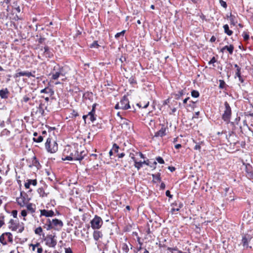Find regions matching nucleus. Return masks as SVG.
<instances>
[{"label": "nucleus", "mask_w": 253, "mask_h": 253, "mask_svg": "<svg viewBox=\"0 0 253 253\" xmlns=\"http://www.w3.org/2000/svg\"><path fill=\"white\" fill-rule=\"evenodd\" d=\"M8 228L12 231H17L18 233H22L24 230L23 223H19L18 219H11L8 222Z\"/></svg>", "instance_id": "f257e3e1"}, {"label": "nucleus", "mask_w": 253, "mask_h": 253, "mask_svg": "<svg viewBox=\"0 0 253 253\" xmlns=\"http://www.w3.org/2000/svg\"><path fill=\"white\" fill-rule=\"evenodd\" d=\"M75 153V147L68 146L65 147L63 151L62 160L64 161H72L73 160L74 153Z\"/></svg>", "instance_id": "f03ea898"}, {"label": "nucleus", "mask_w": 253, "mask_h": 253, "mask_svg": "<svg viewBox=\"0 0 253 253\" xmlns=\"http://www.w3.org/2000/svg\"><path fill=\"white\" fill-rule=\"evenodd\" d=\"M45 147L46 150L51 153H55L58 150V145L57 143L53 141L51 143V139L48 138L45 143Z\"/></svg>", "instance_id": "7ed1b4c3"}, {"label": "nucleus", "mask_w": 253, "mask_h": 253, "mask_svg": "<svg viewBox=\"0 0 253 253\" xmlns=\"http://www.w3.org/2000/svg\"><path fill=\"white\" fill-rule=\"evenodd\" d=\"M62 72L63 68L58 64H55L51 72L52 79L54 80L58 79L59 76L62 75Z\"/></svg>", "instance_id": "20e7f679"}, {"label": "nucleus", "mask_w": 253, "mask_h": 253, "mask_svg": "<svg viewBox=\"0 0 253 253\" xmlns=\"http://www.w3.org/2000/svg\"><path fill=\"white\" fill-rule=\"evenodd\" d=\"M91 227L93 229H99L103 224V221L101 218L95 215L93 219L90 221Z\"/></svg>", "instance_id": "39448f33"}, {"label": "nucleus", "mask_w": 253, "mask_h": 253, "mask_svg": "<svg viewBox=\"0 0 253 253\" xmlns=\"http://www.w3.org/2000/svg\"><path fill=\"white\" fill-rule=\"evenodd\" d=\"M225 110L222 115V118L224 121L228 122L230 120L231 115V109L229 104L227 102L224 103Z\"/></svg>", "instance_id": "423d86ee"}, {"label": "nucleus", "mask_w": 253, "mask_h": 253, "mask_svg": "<svg viewBox=\"0 0 253 253\" xmlns=\"http://www.w3.org/2000/svg\"><path fill=\"white\" fill-rule=\"evenodd\" d=\"M6 238L8 242L13 243V236L10 232H5L0 236V242L3 245H7Z\"/></svg>", "instance_id": "0eeeda50"}, {"label": "nucleus", "mask_w": 253, "mask_h": 253, "mask_svg": "<svg viewBox=\"0 0 253 253\" xmlns=\"http://www.w3.org/2000/svg\"><path fill=\"white\" fill-rule=\"evenodd\" d=\"M55 235H47L44 239L45 244L49 247L55 248L57 244Z\"/></svg>", "instance_id": "6e6552de"}, {"label": "nucleus", "mask_w": 253, "mask_h": 253, "mask_svg": "<svg viewBox=\"0 0 253 253\" xmlns=\"http://www.w3.org/2000/svg\"><path fill=\"white\" fill-rule=\"evenodd\" d=\"M29 200L30 199L26 198L25 196H23L22 192H21L20 197L16 199V201L18 205L22 207H24Z\"/></svg>", "instance_id": "1a4fd4ad"}, {"label": "nucleus", "mask_w": 253, "mask_h": 253, "mask_svg": "<svg viewBox=\"0 0 253 253\" xmlns=\"http://www.w3.org/2000/svg\"><path fill=\"white\" fill-rule=\"evenodd\" d=\"M119 103L121 109L126 110L130 108L128 99L126 96L122 98Z\"/></svg>", "instance_id": "9d476101"}, {"label": "nucleus", "mask_w": 253, "mask_h": 253, "mask_svg": "<svg viewBox=\"0 0 253 253\" xmlns=\"http://www.w3.org/2000/svg\"><path fill=\"white\" fill-rule=\"evenodd\" d=\"M252 239V236L249 234H244L242 236V244L243 245L244 247H245L246 248H248L249 247V243L251 241Z\"/></svg>", "instance_id": "9b49d317"}, {"label": "nucleus", "mask_w": 253, "mask_h": 253, "mask_svg": "<svg viewBox=\"0 0 253 253\" xmlns=\"http://www.w3.org/2000/svg\"><path fill=\"white\" fill-rule=\"evenodd\" d=\"M51 224L54 229L59 230L63 226V222L58 219H53L51 221Z\"/></svg>", "instance_id": "f8f14e48"}, {"label": "nucleus", "mask_w": 253, "mask_h": 253, "mask_svg": "<svg viewBox=\"0 0 253 253\" xmlns=\"http://www.w3.org/2000/svg\"><path fill=\"white\" fill-rule=\"evenodd\" d=\"M121 125L122 126V128L125 129L126 130H129L131 125V122L126 119H124L122 117L121 118Z\"/></svg>", "instance_id": "ddd939ff"}, {"label": "nucleus", "mask_w": 253, "mask_h": 253, "mask_svg": "<svg viewBox=\"0 0 253 253\" xmlns=\"http://www.w3.org/2000/svg\"><path fill=\"white\" fill-rule=\"evenodd\" d=\"M21 76H26L28 78H30L31 77H35V75H33L32 72L29 71H21L16 73L14 75V78H18Z\"/></svg>", "instance_id": "4468645a"}, {"label": "nucleus", "mask_w": 253, "mask_h": 253, "mask_svg": "<svg viewBox=\"0 0 253 253\" xmlns=\"http://www.w3.org/2000/svg\"><path fill=\"white\" fill-rule=\"evenodd\" d=\"M93 233V237L95 241H98L100 239H102L103 237V234L101 231L98 230L97 229H94Z\"/></svg>", "instance_id": "2eb2a0df"}, {"label": "nucleus", "mask_w": 253, "mask_h": 253, "mask_svg": "<svg viewBox=\"0 0 253 253\" xmlns=\"http://www.w3.org/2000/svg\"><path fill=\"white\" fill-rule=\"evenodd\" d=\"M54 215L53 211L50 210L47 211L46 210H41V216H45V217H52Z\"/></svg>", "instance_id": "dca6fc26"}, {"label": "nucleus", "mask_w": 253, "mask_h": 253, "mask_svg": "<svg viewBox=\"0 0 253 253\" xmlns=\"http://www.w3.org/2000/svg\"><path fill=\"white\" fill-rule=\"evenodd\" d=\"M234 48V46L232 44H230L229 45H226L220 49V52L223 53L224 51L225 50H226L229 53V54L231 55L233 54Z\"/></svg>", "instance_id": "f3484780"}, {"label": "nucleus", "mask_w": 253, "mask_h": 253, "mask_svg": "<svg viewBox=\"0 0 253 253\" xmlns=\"http://www.w3.org/2000/svg\"><path fill=\"white\" fill-rule=\"evenodd\" d=\"M143 164H145L147 166L149 165V160L144 161L143 162H135L134 164V167L139 170L142 167Z\"/></svg>", "instance_id": "a211bd4d"}, {"label": "nucleus", "mask_w": 253, "mask_h": 253, "mask_svg": "<svg viewBox=\"0 0 253 253\" xmlns=\"http://www.w3.org/2000/svg\"><path fill=\"white\" fill-rule=\"evenodd\" d=\"M9 91L7 88L0 90V96L2 99L8 98Z\"/></svg>", "instance_id": "6ab92c4d"}, {"label": "nucleus", "mask_w": 253, "mask_h": 253, "mask_svg": "<svg viewBox=\"0 0 253 253\" xmlns=\"http://www.w3.org/2000/svg\"><path fill=\"white\" fill-rule=\"evenodd\" d=\"M37 184V181L36 179H28L27 182L25 183V187L26 189H29L30 185L36 186Z\"/></svg>", "instance_id": "aec40b11"}, {"label": "nucleus", "mask_w": 253, "mask_h": 253, "mask_svg": "<svg viewBox=\"0 0 253 253\" xmlns=\"http://www.w3.org/2000/svg\"><path fill=\"white\" fill-rule=\"evenodd\" d=\"M34 137L33 139L34 141H35L36 142H38V143H40V142H41L42 141L43 137L41 135L38 136V134L37 132H35L34 133Z\"/></svg>", "instance_id": "412c9836"}, {"label": "nucleus", "mask_w": 253, "mask_h": 253, "mask_svg": "<svg viewBox=\"0 0 253 253\" xmlns=\"http://www.w3.org/2000/svg\"><path fill=\"white\" fill-rule=\"evenodd\" d=\"M36 114H39L41 116H43L44 114V110L42 107V103H41L38 107H37V110L35 112Z\"/></svg>", "instance_id": "4be33fe9"}, {"label": "nucleus", "mask_w": 253, "mask_h": 253, "mask_svg": "<svg viewBox=\"0 0 253 253\" xmlns=\"http://www.w3.org/2000/svg\"><path fill=\"white\" fill-rule=\"evenodd\" d=\"M27 209L28 211L33 213L35 212L36 206L32 203H29L26 206Z\"/></svg>", "instance_id": "5701e85b"}, {"label": "nucleus", "mask_w": 253, "mask_h": 253, "mask_svg": "<svg viewBox=\"0 0 253 253\" xmlns=\"http://www.w3.org/2000/svg\"><path fill=\"white\" fill-rule=\"evenodd\" d=\"M166 135V129L162 127L160 130L156 132L155 134L156 137H163Z\"/></svg>", "instance_id": "b1692460"}, {"label": "nucleus", "mask_w": 253, "mask_h": 253, "mask_svg": "<svg viewBox=\"0 0 253 253\" xmlns=\"http://www.w3.org/2000/svg\"><path fill=\"white\" fill-rule=\"evenodd\" d=\"M32 166H35L37 167L38 169L39 168V167L40 166V163L37 159L36 157L35 156L33 157L32 158V165H30V167H31Z\"/></svg>", "instance_id": "393cba45"}, {"label": "nucleus", "mask_w": 253, "mask_h": 253, "mask_svg": "<svg viewBox=\"0 0 253 253\" xmlns=\"http://www.w3.org/2000/svg\"><path fill=\"white\" fill-rule=\"evenodd\" d=\"M185 94V90H179L177 93L174 94L175 99L176 100L179 99L181 96Z\"/></svg>", "instance_id": "a878e982"}, {"label": "nucleus", "mask_w": 253, "mask_h": 253, "mask_svg": "<svg viewBox=\"0 0 253 253\" xmlns=\"http://www.w3.org/2000/svg\"><path fill=\"white\" fill-rule=\"evenodd\" d=\"M43 49H44V53L45 54L46 57H51V56L52 55V54L51 53L50 50H49V48L48 46H45L44 47H43Z\"/></svg>", "instance_id": "bb28decb"}, {"label": "nucleus", "mask_w": 253, "mask_h": 253, "mask_svg": "<svg viewBox=\"0 0 253 253\" xmlns=\"http://www.w3.org/2000/svg\"><path fill=\"white\" fill-rule=\"evenodd\" d=\"M229 18L231 24L235 26L237 23V21L236 17L234 15H232L231 13H230Z\"/></svg>", "instance_id": "cd10ccee"}, {"label": "nucleus", "mask_w": 253, "mask_h": 253, "mask_svg": "<svg viewBox=\"0 0 253 253\" xmlns=\"http://www.w3.org/2000/svg\"><path fill=\"white\" fill-rule=\"evenodd\" d=\"M223 29L224 32L228 36H231L233 34V31L229 30V26L227 24H225L223 26Z\"/></svg>", "instance_id": "c85d7f7f"}, {"label": "nucleus", "mask_w": 253, "mask_h": 253, "mask_svg": "<svg viewBox=\"0 0 253 253\" xmlns=\"http://www.w3.org/2000/svg\"><path fill=\"white\" fill-rule=\"evenodd\" d=\"M75 155V156H73V160H78L80 161V151L78 149H77L75 147V153H74V155Z\"/></svg>", "instance_id": "c756f323"}, {"label": "nucleus", "mask_w": 253, "mask_h": 253, "mask_svg": "<svg viewBox=\"0 0 253 253\" xmlns=\"http://www.w3.org/2000/svg\"><path fill=\"white\" fill-rule=\"evenodd\" d=\"M167 250L171 253H183L182 251L179 250L177 248L168 247Z\"/></svg>", "instance_id": "7c9ffc66"}, {"label": "nucleus", "mask_w": 253, "mask_h": 253, "mask_svg": "<svg viewBox=\"0 0 253 253\" xmlns=\"http://www.w3.org/2000/svg\"><path fill=\"white\" fill-rule=\"evenodd\" d=\"M38 192L39 194L40 197H44L47 196V194H46L42 188H40L38 189Z\"/></svg>", "instance_id": "2f4dec72"}, {"label": "nucleus", "mask_w": 253, "mask_h": 253, "mask_svg": "<svg viewBox=\"0 0 253 253\" xmlns=\"http://www.w3.org/2000/svg\"><path fill=\"white\" fill-rule=\"evenodd\" d=\"M160 175L161 174L160 173H158L156 174H152L153 181L155 182L157 181H160L161 180Z\"/></svg>", "instance_id": "473e14b6"}, {"label": "nucleus", "mask_w": 253, "mask_h": 253, "mask_svg": "<svg viewBox=\"0 0 253 253\" xmlns=\"http://www.w3.org/2000/svg\"><path fill=\"white\" fill-rule=\"evenodd\" d=\"M247 170L246 172L247 173V176L250 179H253V171L252 170H250L248 167H246Z\"/></svg>", "instance_id": "72a5a7b5"}, {"label": "nucleus", "mask_w": 253, "mask_h": 253, "mask_svg": "<svg viewBox=\"0 0 253 253\" xmlns=\"http://www.w3.org/2000/svg\"><path fill=\"white\" fill-rule=\"evenodd\" d=\"M32 94L30 93H28L27 95L24 96L23 98L22 101L25 103L28 102L30 100V98L32 96Z\"/></svg>", "instance_id": "f704fd0d"}, {"label": "nucleus", "mask_w": 253, "mask_h": 253, "mask_svg": "<svg viewBox=\"0 0 253 253\" xmlns=\"http://www.w3.org/2000/svg\"><path fill=\"white\" fill-rule=\"evenodd\" d=\"M34 232L36 234L41 236L42 232V229L41 227L40 226L35 229Z\"/></svg>", "instance_id": "c9c22d12"}, {"label": "nucleus", "mask_w": 253, "mask_h": 253, "mask_svg": "<svg viewBox=\"0 0 253 253\" xmlns=\"http://www.w3.org/2000/svg\"><path fill=\"white\" fill-rule=\"evenodd\" d=\"M122 250L126 253H128L129 251L128 247L126 243L122 244Z\"/></svg>", "instance_id": "e433bc0d"}, {"label": "nucleus", "mask_w": 253, "mask_h": 253, "mask_svg": "<svg viewBox=\"0 0 253 253\" xmlns=\"http://www.w3.org/2000/svg\"><path fill=\"white\" fill-rule=\"evenodd\" d=\"M8 16V13L4 11L0 12V19H7Z\"/></svg>", "instance_id": "4c0bfd02"}, {"label": "nucleus", "mask_w": 253, "mask_h": 253, "mask_svg": "<svg viewBox=\"0 0 253 253\" xmlns=\"http://www.w3.org/2000/svg\"><path fill=\"white\" fill-rule=\"evenodd\" d=\"M86 155V152L84 150H80V161L83 160L84 156Z\"/></svg>", "instance_id": "58836bf2"}, {"label": "nucleus", "mask_w": 253, "mask_h": 253, "mask_svg": "<svg viewBox=\"0 0 253 253\" xmlns=\"http://www.w3.org/2000/svg\"><path fill=\"white\" fill-rule=\"evenodd\" d=\"M88 116H89V119L92 122H93L96 120L95 114L92 113H88Z\"/></svg>", "instance_id": "ea45409f"}, {"label": "nucleus", "mask_w": 253, "mask_h": 253, "mask_svg": "<svg viewBox=\"0 0 253 253\" xmlns=\"http://www.w3.org/2000/svg\"><path fill=\"white\" fill-rule=\"evenodd\" d=\"M4 216L3 214L0 215V228L4 224Z\"/></svg>", "instance_id": "a19ab883"}, {"label": "nucleus", "mask_w": 253, "mask_h": 253, "mask_svg": "<svg viewBox=\"0 0 253 253\" xmlns=\"http://www.w3.org/2000/svg\"><path fill=\"white\" fill-rule=\"evenodd\" d=\"M242 36L243 37L244 40L245 41H247L249 39L250 35H249V33H248L247 32H244L243 33Z\"/></svg>", "instance_id": "79ce46f5"}, {"label": "nucleus", "mask_w": 253, "mask_h": 253, "mask_svg": "<svg viewBox=\"0 0 253 253\" xmlns=\"http://www.w3.org/2000/svg\"><path fill=\"white\" fill-rule=\"evenodd\" d=\"M191 95L193 97L197 98L199 96V93L197 90H193L191 92Z\"/></svg>", "instance_id": "37998d69"}, {"label": "nucleus", "mask_w": 253, "mask_h": 253, "mask_svg": "<svg viewBox=\"0 0 253 253\" xmlns=\"http://www.w3.org/2000/svg\"><path fill=\"white\" fill-rule=\"evenodd\" d=\"M99 45L97 43V41H95L93 42L92 44L90 45V47L91 48H98L99 47Z\"/></svg>", "instance_id": "c03bdc74"}, {"label": "nucleus", "mask_w": 253, "mask_h": 253, "mask_svg": "<svg viewBox=\"0 0 253 253\" xmlns=\"http://www.w3.org/2000/svg\"><path fill=\"white\" fill-rule=\"evenodd\" d=\"M119 149V146L116 144H114L113 146L112 149L113 150L114 153H118Z\"/></svg>", "instance_id": "a18cd8bd"}, {"label": "nucleus", "mask_w": 253, "mask_h": 253, "mask_svg": "<svg viewBox=\"0 0 253 253\" xmlns=\"http://www.w3.org/2000/svg\"><path fill=\"white\" fill-rule=\"evenodd\" d=\"M182 207V204H180L179 206L177 208H172L171 209V212L172 213H174L175 211H179L180 208H181Z\"/></svg>", "instance_id": "49530a36"}, {"label": "nucleus", "mask_w": 253, "mask_h": 253, "mask_svg": "<svg viewBox=\"0 0 253 253\" xmlns=\"http://www.w3.org/2000/svg\"><path fill=\"white\" fill-rule=\"evenodd\" d=\"M47 222L48 223V224L47 225V227L46 228L47 230H50V229L53 228V226L51 222V220L49 219H47Z\"/></svg>", "instance_id": "de8ad7c7"}, {"label": "nucleus", "mask_w": 253, "mask_h": 253, "mask_svg": "<svg viewBox=\"0 0 253 253\" xmlns=\"http://www.w3.org/2000/svg\"><path fill=\"white\" fill-rule=\"evenodd\" d=\"M126 32V31L125 30H123L122 31V32H120V33H117L115 36V37L116 38H119L120 36H124V34Z\"/></svg>", "instance_id": "09e8293b"}, {"label": "nucleus", "mask_w": 253, "mask_h": 253, "mask_svg": "<svg viewBox=\"0 0 253 253\" xmlns=\"http://www.w3.org/2000/svg\"><path fill=\"white\" fill-rule=\"evenodd\" d=\"M226 84L225 83L223 80L219 81V87L220 88H224Z\"/></svg>", "instance_id": "8fccbe9b"}, {"label": "nucleus", "mask_w": 253, "mask_h": 253, "mask_svg": "<svg viewBox=\"0 0 253 253\" xmlns=\"http://www.w3.org/2000/svg\"><path fill=\"white\" fill-rule=\"evenodd\" d=\"M71 115H72V118H73V117L75 118V117L79 116V114L76 111H75V110H73L72 112L71 113Z\"/></svg>", "instance_id": "3c124183"}, {"label": "nucleus", "mask_w": 253, "mask_h": 253, "mask_svg": "<svg viewBox=\"0 0 253 253\" xmlns=\"http://www.w3.org/2000/svg\"><path fill=\"white\" fill-rule=\"evenodd\" d=\"M157 161L160 164H164L165 162L163 159L161 157H158L156 158Z\"/></svg>", "instance_id": "603ef678"}, {"label": "nucleus", "mask_w": 253, "mask_h": 253, "mask_svg": "<svg viewBox=\"0 0 253 253\" xmlns=\"http://www.w3.org/2000/svg\"><path fill=\"white\" fill-rule=\"evenodd\" d=\"M219 2L222 6H223L224 8L227 7V4L226 2L222 0H219Z\"/></svg>", "instance_id": "864d4df0"}, {"label": "nucleus", "mask_w": 253, "mask_h": 253, "mask_svg": "<svg viewBox=\"0 0 253 253\" xmlns=\"http://www.w3.org/2000/svg\"><path fill=\"white\" fill-rule=\"evenodd\" d=\"M241 69H238V70H236L235 77H240V76H241Z\"/></svg>", "instance_id": "5fc2aeb1"}, {"label": "nucleus", "mask_w": 253, "mask_h": 253, "mask_svg": "<svg viewBox=\"0 0 253 253\" xmlns=\"http://www.w3.org/2000/svg\"><path fill=\"white\" fill-rule=\"evenodd\" d=\"M216 62V59L215 57H212V58L211 59V60L209 62V64H213Z\"/></svg>", "instance_id": "6e6d98bb"}, {"label": "nucleus", "mask_w": 253, "mask_h": 253, "mask_svg": "<svg viewBox=\"0 0 253 253\" xmlns=\"http://www.w3.org/2000/svg\"><path fill=\"white\" fill-rule=\"evenodd\" d=\"M201 148V145H200V144H199V143H197L194 148V149L195 150H199V151H200Z\"/></svg>", "instance_id": "4d7b16f0"}, {"label": "nucleus", "mask_w": 253, "mask_h": 253, "mask_svg": "<svg viewBox=\"0 0 253 253\" xmlns=\"http://www.w3.org/2000/svg\"><path fill=\"white\" fill-rule=\"evenodd\" d=\"M48 90H51V89H49L48 88L46 87L44 89H42L41 90V93H48Z\"/></svg>", "instance_id": "13d9d810"}, {"label": "nucleus", "mask_w": 253, "mask_h": 253, "mask_svg": "<svg viewBox=\"0 0 253 253\" xmlns=\"http://www.w3.org/2000/svg\"><path fill=\"white\" fill-rule=\"evenodd\" d=\"M11 214L14 218H17V211L13 210L11 212Z\"/></svg>", "instance_id": "bf43d9fd"}, {"label": "nucleus", "mask_w": 253, "mask_h": 253, "mask_svg": "<svg viewBox=\"0 0 253 253\" xmlns=\"http://www.w3.org/2000/svg\"><path fill=\"white\" fill-rule=\"evenodd\" d=\"M96 104H94L92 106V109L91 110L90 112H89V113H94L95 114V107H96Z\"/></svg>", "instance_id": "052dcab7"}, {"label": "nucleus", "mask_w": 253, "mask_h": 253, "mask_svg": "<svg viewBox=\"0 0 253 253\" xmlns=\"http://www.w3.org/2000/svg\"><path fill=\"white\" fill-rule=\"evenodd\" d=\"M45 40V39L44 38H43V37H41L39 40H38V42L40 43H43L44 41Z\"/></svg>", "instance_id": "680f3d73"}, {"label": "nucleus", "mask_w": 253, "mask_h": 253, "mask_svg": "<svg viewBox=\"0 0 253 253\" xmlns=\"http://www.w3.org/2000/svg\"><path fill=\"white\" fill-rule=\"evenodd\" d=\"M21 214L22 216L25 217L27 214L26 211L22 210L21 212Z\"/></svg>", "instance_id": "e2e57ef3"}, {"label": "nucleus", "mask_w": 253, "mask_h": 253, "mask_svg": "<svg viewBox=\"0 0 253 253\" xmlns=\"http://www.w3.org/2000/svg\"><path fill=\"white\" fill-rule=\"evenodd\" d=\"M166 195L167 196L171 198L172 197V195L170 194V192L169 190H167L166 192Z\"/></svg>", "instance_id": "0e129e2a"}, {"label": "nucleus", "mask_w": 253, "mask_h": 253, "mask_svg": "<svg viewBox=\"0 0 253 253\" xmlns=\"http://www.w3.org/2000/svg\"><path fill=\"white\" fill-rule=\"evenodd\" d=\"M65 253H73L72 250L70 248H66L65 249Z\"/></svg>", "instance_id": "69168bd1"}, {"label": "nucleus", "mask_w": 253, "mask_h": 253, "mask_svg": "<svg viewBox=\"0 0 253 253\" xmlns=\"http://www.w3.org/2000/svg\"><path fill=\"white\" fill-rule=\"evenodd\" d=\"M130 156L131 157V158L133 160V161H134V164H135V162H137L134 156V154H132V153H130Z\"/></svg>", "instance_id": "338daca9"}, {"label": "nucleus", "mask_w": 253, "mask_h": 253, "mask_svg": "<svg viewBox=\"0 0 253 253\" xmlns=\"http://www.w3.org/2000/svg\"><path fill=\"white\" fill-rule=\"evenodd\" d=\"M42 251H43V250H42V248L41 247L38 248V249H37L38 253H42Z\"/></svg>", "instance_id": "774afa93"}]
</instances>
